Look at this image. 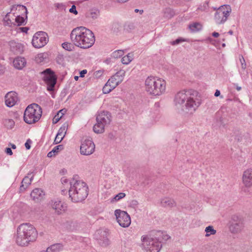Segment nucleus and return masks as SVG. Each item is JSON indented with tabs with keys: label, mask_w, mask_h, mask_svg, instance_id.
Here are the masks:
<instances>
[{
	"label": "nucleus",
	"mask_w": 252,
	"mask_h": 252,
	"mask_svg": "<svg viewBox=\"0 0 252 252\" xmlns=\"http://www.w3.org/2000/svg\"><path fill=\"white\" fill-rule=\"evenodd\" d=\"M70 36L73 44L68 42L62 44L63 48L67 51H72L74 48L73 45L83 49L89 48L95 42L94 33L84 27L74 28L71 31Z\"/></svg>",
	"instance_id": "obj_1"
},
{
	"label": "nucleus",
	"mask_w": 252,
	"mask_h": 252,
	"mask_svg": "<svg viewBox=\"0 0 252 252\" xmlns=\"http://www.w3.org/2000/svg\"><path fill=\"white\" fill-rule=\"evenodd\" d=\"M197 94V92L193 90L179 92L174 98L175 106L186 113H192L200 104Z\"/></svg>",
	"instance_id": "obj_2"
},
{
	"label": "nucleus",
	"mask_w": 252,
	"mask_h": 252,
	"mask_svg": "<svg viewBox=\"0 0 252 252\" xmlns=\"http://www.w3.org/2000/svg\"><path fill=\"white\" fill-rule=\"evenodd\" d=\"M37 237L36 229L30 223L21 224L17 228L16 242L19 246H27L30 242L35 241Z\"/></svg>",
	"instance_id": "obj_3"
},
{
	"label": "nucleus",
	"mask_w": 252,
	"mask_h": 252,
	"mask_svg": "<svg viewBox=\"0 0 252 252\" xmlns=\"http://www.w3.org/2000/svg\"><path fill=\"white\" fill-rule=\"evenodd\" d=\"M70 189L68 190L69 198L73 202H81L87 197L88 195V187L87 184L80 180L74 179L69 182Z\"/></svg>",
	"instance_id": "obj_4"
},
{
	"label": "nucleus",
	"mask_w": 252,
	"mask_h": 252,
	"mask_svg": "<svg viewBox=\"0 0 252 252\" xmlns=\"http://www.w3.org/2000/svg\"><path fill=\"white\" fill-rule=\"evenodd\" d=\"M146 90L150 94L159 95L165 92V81L160 78L148 77L145 81Z\"/></svg>",
	"instance_id": "obj_5"
},
{
	"label": "nucleus",
	"mask_w": 252,
	"mask_h": 252,
	"mask_svg": "<svg viewBox=\"0 0 252 252\" xmlns=\"http://www.w3.org/2000/svg\"><path fill=\"white\" fill-rule=\"evenodd\" d=\"M42 110L38 104L32 103L29 105L26 109L24 120L28 124H34L38 122L41 117Z\"/></svg>",
	"instance_id": "obj_6"
},
{
	"label": "nucleus",
	"mask_w": 252,
	"mask_h": 252,
	"mask_svg": "<svg viewBox=\"0 0 252 252\" xmlns=\"http://www.w3.org/2000/svg\"><path fill=\"white\" fill-rule=\"evenodd\" d=\"M160 240L159 237L157 239L155 236L154 238L148 235L143 236L141 238L142 247L146 252H159L161 248Z\"/></svg>",
	"instance_id": "obj_7"
},
{
	"label": "nucleus",
	"mask_w": 252,
	"mask_h": 252,
	"mask_svg": "<svg viewBox=\"0 0 252 252\" xmlns=\"http://www.w3.org/2000/svg\"><path fill=\"white\" fill-rule=\"evenodd\" d=\"M231 12V8L229 5L220 6L215 13L214 19L217 24H223L227 19Z\"/></svg>",
	"instance_id": "obj_8"
},
{
	"label": "nucleus",
	"mask_w": 252,
	"mask_h": 252,
	"mask_svg": "<svg viewBox=\"0 0 252 252\" xmlns=\"http://www.w3.org/2000/svg\"><path fill=\"white\" fill-rule=\"evenodd\" d=\"M48 41L47 34L43 32H38L34 34L32 44L36 48H40L45 45Z\"/></svg>",
	"instance_id": "obj_9"
},
{
	"label": "nucleus",
	"mask_w": 252,
	"mask_h": 252,
	"mask_svg": "<svg viewBox=\"0 0 252 252\" xmlns=\"http://www.w3.org/2000/svg\"><path fill=\"white\" fill-rule=\"evenodd\" d=\"M43 80L48 85L47 90L53 91L57 82V77L50 68H47L43 71Z\"/></svg>",
	"instance_id": "obj_10"
},
{
	"label": "nucleus",
	"mask_w": 252,
	"mask_h": 252,
	"mask_svg": "<svg viewBox=\"0 0 252 252\" xmlns=\"http://www.w3.org/2000/svg\"><path fill=\"white\" fill-rule=\"evenodd\" d=\"M115 215L117 221L119 225L123 227H127L131 223V219L129 215L125 211L116 210Z\"/></svg>",
	"instance_id": "obj_11"
},
{
	"label": "nucleus",
	"mask_w": 252,
	"mask_h": 252,
	"mask_svg": "<svg viewBox=\"0 0 252 252\" xmlns=\"http://www.w3.org/2000/svg\"><path fill=\"white\" fill-rule=\"evenodd\" d=\"M95 149V145L90 138L84 139L80 146V153L82 155L88 156L92 154Z\"/></svg>",
	"instance_id": "obj_12"
},
{
	"label": "nucleus",
	"mask_w": 252,
	"mask_h": 252,
	"mask_svg": "<svg viewBox=\"0 0 252 252\" xmlns=\"http://www.w3.org/2000/svg\"><path fill=\"white\" fill-rule=\"evenodd\" d=\"M244 227L243 220L237 216L234 217L232 219V222L229 226L231 232L233 233H238L240 232Z\"/></svg>",
	"instance_id": "obj_13"
},
{
	"label": "nucleus",
	"mask_w": 252,
	"mask_h": 252,
	"mask_svg": "<svg viewBox=\"0 0 252 252\" xmlns=\"http://www.w3.org/2000/svg\"><path fill=\"white\" fill-rule=\"evenodd\" d=\"M5 104L9 107H12L18 101L17 94L15 92H8L5 96Z\"/></svg>",
	"instance_id": "obj_14"
},
{
	"label": "nucleus",
	"mask_w": 252,
	"mask_h": 252,
	"mask_svg": "<svg viewBox=\"0 0 252 252\" xmlns=\"http://www.w3.org/2000/svg\"><path fill=\"white\" fill-rule=\"evenodd\" d=\"M111 116L109 112L103 111L96 117V121L99 122L105 126L110 124L111 121Z\"/></svg>",
	"instance_id": "obj_15"
},
{
	"label": "nucleus",
	"mask_w": 252,
	"mask_h": 252,
	"mask_svg": "<svg viewBox=\"0 0 252 252\" xmlns=\"http://www.w3.org/2000/svg\"><path fill=\"white\" fill-rule=\"evenodd\" d=\"M10 51L15 54H21L24 51V46L20 43L14 41H11L9 42Z\"/></svg>",
	"instance_id": "obj_16"
},
{
	"label": "nucleus",
	"mask_w": 252,
	"mask_h": 252,
	"mask_svg": "<svg viewBox=\"0 0 252 252\" xmlns=\"http://www.w3.org/2000/svg\"><path fill=\"white\" fill-rule=\"evenodd\" d=\"M243 181L247 187L252 186V169H248L244 171L243 175Z\"/></svg>",
	"instance_id": "obj_17"
},
{
	"label": "nucleus",
	"mask_w": 252,
	"mask_h": 252,
	"mask_svg": "<svg viewBox=\"0 0 252 252\" xmlns=\"http://www.w3.org/2000/svg\"><path fill=\"white\" fill-rule=\"evenodd\" d=\"M52 207L58 214H61L64 212L66 208V205L60 200L55 201L52 204Z\"/></svg>",
	"instance_id": "obj_18"
},
{
	"label": "nucleus",
	"mask_w": 252,
	"mask_h": 252,
	"mask_svg": "<svg viewBox=\"0 0 252 252\" xmlns=\"http://www.w3.org/2000/svg\"><path fill=\"white\" fill-rule=\"evenodd\" d=\"M45 193L40 189H34L31 193V196L35 202H38L43 198Z\"/></svg>",
	"instance_id": "obj_19"
},
{
	"label": "nucleus",
	"mask_w": 252,
	"mask_h": 252,
	"mask_svg": "<svg viewBox=\"0 0 252 252\" xmlns=\"http://www.w3.org/2000/svg\"><path fill=\"white\" fill-rule=\"evenodd\" d=\"M14 66L18 69H22L26 65V62L24 58L17 57L13 61Z\"/></svg>",
	"instance_id": "obj_20"
},
{
	"label": "nucleus",
	"mask_w": 252,
	"mask_h": 252,
	"mask_svg": "<svg viewBox=\"0 0 252 252\" xmlns=\"http://www.w3.org/2000/svg\"><path fill=\"white\" fill-rule=\"evenodd\" d=\"M161 206L164 207H173L176 206V202L172 198L165 197L161 199Z\"/></svg>",
	"instance_id": "obj_21"
},
{
	"label": "nucleus",
	"mask_w": 252,
	"mask_h": 252,
	"mask_svg": "<svg viewBox=\"0 0 252 252\" xmlns=\"http://www.w3.org/2000/svg\"><path fill=\"white\" fill-rule=\"evenodd\" d=\"M63 225L64 227L71 231L76 230L78 227V223L72 220H65Z\"/></svg>",
	"instance_id": "obj_22"
},
{
	"label": "nucleus",
	"mask_w": 252,
	"mask_h": 252,
	"mask_svg": "<svg viewBox=\"0 0 252 252\" xmlns=\"http://www.w3.org/2000/svg\"><path fill=\"white\" fill-rule=\"evenodd\" d=\"M33 178V176H32L30 178L28 176H25L22 181L21 185L20 187V191H22L25 190V189L31 185Z\"/></svg>",
	"instance_id": "obj_23"
},
{
	"label": "nucleus",
	"mask_w": 252,
	"mask_h": 252,
	"mask_svg": "<svg viewBox=\"0 0 252 252\" xmlns=\"http://www.w3.org/2000/svg\"><path fill=\"white\" fill-rule=\"evenodd\" d=\"M48 252H60L63 250V246L61 243H56L48 248Z\"/></svg>",
	"instance_id": "obj_24"
},
{
	"label": "nucleus",
	"mask_w": 252,
	"mask_h": 252,
	"mask_svg": "<svg viewBox=\"0 0 252 252\" xmlns=\"http://www.w3.org/2000/svg\"><path fill=\"white\" fill-rule=\"evenodd\" d=\"M2 123L4 127L8 129H12L15 126V122L11 119H3Z\"/></svg>",
	"instance_id": "obj_25"
},
{
	"label": "nucleus",
	"mask_w": 252,
	"mask_h": 252,
	"mask_svg": "<svg viewBox=\"0 0 252 252\" xmlns=\"http://www.w3.org/2000/svg\"><path fill=\"white\" fill-rule=\"evenodd\" d=\"M104 125L99 122H97V123L93 127V130L95 133H102L104 131Z\"/></svg>",
	"instance_id": "obj_26"
},
{
	"label": "nucleus",
	"mask_w": 252,
	"mask_h": 252,
	"mask_svg": "<svg viewBox=\"0 0 252 252\" xmlns=\"http://www.w3.org/2000/svg\"><path fill=\"white\" fill-rule=\"evenodd\" d=\"M99 15V11L98 9H92L86 14L87 17L92 20H95L97 18Z\"/></svg>",
	"instance_id": "obj_27"
},
{
	"label": "nucleus",
	"mask_w": 252,
	"mask_h": 252,
	"mask_svg": "<svg viewBox=\"0 0 252 252\" xmlns=\"http://www.w3.org/2000/svg\"><path fill=\"white\" fill-rule=\"evenodd\" d=\"M63 149V145H59L56 146L51 151L48 153L47 157L49 158H51L53 156H55L56 154L58 153L59 151H62Z\"/></svg>",
	"instance_id": "obj_28"
},
{
	"label": "nucleus",
	"mask_w": 252,
	"mask_h": 252,
	"mask_svg": "<svg viewBox=\"0 0 252 252\" xmlns=\"http://www.w3.org/2000/svg\"><path fill=\"white\" fill-rule=\"evenodd\" d=\"M155 235V237H157V239H158V237L160 238L159 240L160 244L161 241L163 240L165 241L170 238V237L168 235L160 231L157 232Z\"/></svg>",
	"instance_id": "obj_29"
},
{
	"label": "nucleus",
	"mask_w": 252,
	"mask_h": 252,
	"mask_svg": "<svg viewBox=\"0 0 252 252\" xmlns=\"http://www.w3.org/2000/svg\"><path fill=\"white\" fill-rule=\"evenodd\" d=\"M66 112V110L64 109H62L60 110L57 115H56L53 119V123L54 124H55L57 123L62 118L64 114V113Z\"/></svg>",
	"instance_id": "obj_30"
},
{
	"label": "nucleus",
	"mask_w": 252,
	"mask_h": 252,
	"mask_svg": "<svg viewBox=\"0 0 252 252\" xmlns=\"http://www.w3.org/2000/svg\"><path fill=\"white\" fill-rule=\"evenodd\" d=\"M189 27L191 32H196L201 30L202 25L199 23L196 22L190 24Z\"/></svg>",
	"instance_id": "obj_31"
},
{
	"label": "nucleus",
	"mask_w": 252,
	"mask_h": 252,
	"mask_svg": "<svg viewBox=\"0 0 252 252\" xmlns=\"http://www.w3.org/2000/svg\"><path fill=\"white\" fill-rule=\"evenodd\" d=\"M125 75V71L124 70H120L115 73L113 76L118 80V82L121 83L123 80L124 76Z\"/></svg>",
	"instance_id": "obj_32"
},
{
	"label": "nucleus",
	"mask_w": 252,
	"mask_h": 252,
	"mask_svg": "<svg viewBox=\"0 0 252 252\" xmlns=\"http://www.w3.org/2000/svg\"><path fill=\"white\" fill-rule=\"evenodd\" d=\"M163 13L164 17L168 19L171 18L175 14L174 11L170 8H166Z\"/></svg>",
	"instance_id": "obj_33"
},
{
	"label": "nucleus",
	"mask_w": 252,
	"mask_h": 252,
	"mask_svg": "<svg viewBox=\"0 0 252 252\" xmlns=\"http://www.w3.org/2000/svg\"><path fill=\"white\" fill-rule=\"evenodd\" d=\"M107 83L109 85H111L112 89H114L120 83V82H118V80L115 79L113 76H112L111 78H110Z\"/></svg>",
	"instance_id": "obj_34"
},
{
	"label": "nucleus",
	"mask_w": 252,
	"mask_h": 252,
	"mask_svg": "<svg viewBox=\"0 0 252 252\" xmlns=\"http://www.w3.org/2000/svg\"><path fill=\"white\" fill-rule=\"evenodd\" d=\"M67 127L68 124L67 123H64L58 130L57 134L62 136L64 135V136L67 129Z\"/></svg>",
	"instance_id": "obj_35"
},
{
	"label": "nucleus",
	"mask_w": 252,
	"mask_h": 252,
	"mask_svg": "<svg viewBox=\"0 0 252 252\" xmlns=\"http://www.w3.org/2000/svg\"><path fill=\"white\" fill-rule=\"evenodd\" d=\"M122 26L119 22H114L112 25V31L115 33H118L121 31Z\"/></svg>",
	"instance_id": "obj_36"
},
{
	"label": "nucleus",
	"mask_w": 252,
	"mask_h": 252,
	"mask_svg": "<svg viewBox=\"0 0 252 252\" xmlns=\"http://www.w3.org/2000/svg\"><path fill=\"white\" fill-rule=\"evenodd\" d=\"M132 60V55L128 53L122 59V63L125 64H128Z\"/></svg>",
	"instance_id": "obj_37"
},
{
	"label": "nucleus",
	"mask_w": 252,
	"mask_h": 252,
	"mask_svg": "<svg viewBox=\"0 0 252 252\" xmlns=\"http://www.w3.org/2000/svg\"><path fill=\"white\" fill-rule=\"evenodd\" d=\"M205 231L206 232V237H209L211 235H214L216 233V230L214 229L212 226L206 227Z\"/></svg>",
	"instance_id": "obj_38"
},
{
	"label": "nucleus",
	"mask_w": 252,
	"mask_h": 252,
	"mask_svg": "<svg viewBox=\"0 0 252 252\" xmlns=\"http://www.w3.org/2000/svg\"><path fill=\"white\" fill-rule=\"evenodd\" d=\"M15 20L18 26L25 25V19L23 17L17 16L15 18Z\"/></svg>",
	"instance_id": "obj_39"
},
{
	"label": "nucleus",
	"mask_w": 252,
	"mask_h": 252,
	"mask_svg": "<svg viewBox=\"0 0 252 252\" xmlns=\"http://www.w3.org/2000/svg\"><path fill=\"white\" fill-rule=\"evenodd\" d=\"M126 194L124 192H120L116 195L111 200V202L119 201L121 199L124 198Z\"/></svg>",
	"instance_id": "obj_40"
},
{
	"label": "nucleus",
	"mask_w": 252,
	"mask_h": 252,
	"mask_svg": "<svg viewBox=\"0 0 252 252\" xmlns=\"http://www.w3.org/2000/svg\"><path fill=\"white\" fill-rule=\"evenodd\" d=\"M113 90V89H112L111 85L106 83L102 89V91L104 94H108Z\"/></svg>",
	"instance_id": "obj_41"
},
{
	"label": "nucleus",
	"mask_w": 252,
	"mask_h": 252,
	"mask_svg": "<svg viewBox=\"0 0 252 252\" xmlns=\"http://www.w3.org/2000/svg\"><path fill=\"white\" fill-rule=\"evenodd\" d=\"M124 51L121 50L115 51L113 53V57L115 58H118L122 57L124 55Z\"/></svg>",
	"instance_id": "obj_42"
},
{
	"label": "nucleus",
	"mask_w": 252,
	"mask_h": 252,
	"mask_svg": "<svg viewBox=\"0 0 252 252\" xmlns=\"http://www.w3.org/2000/svg\"><path fill=\"white\" fill-rule=\"evenodd\" d=\"M135 27L133 23H128L126 24L124 27V29L128 32H130L134 29Z\"/></svg>",
	"instance_id": "obj_43"
},
{
	"label": "nucleus",
	"mask_w": 252,
	"mask_h": 252,
	"mask_svg": "<svg viewBox=\"0 0 252 252\" xmlns=\"http://www.w3.org/2000/svg\"><path fill=\"white\" fill-rule=\"evenodd\" d=\"M209 8V1H206L205 2L203 3L202 5H200L199 7L198 8V9L200 10L201 11H205Z\"/></svg>",
	"instance_id": "obj_44"
},
{
	"label": "nucleus",
	"mask_w": 252,
	"mask_h": 252,
	"mask_svg": "<svg viewBox=\"0 0 252 252\" xmlns=\"http://www.w3.org/2000/svg\"><path fill=\"white\" fill-rule=\"evenodd\" d=\"M17 7H21L22 8V10H24L25 11V14L26 15V18H27V14L28 13V11H27L26 7L24 6V5H13L12 6L11 10H13L15 8L16 9Z\"/></svg>",
	"instance_id": "obj_45"
},
{
	"label": "nucleus",
	"mask_w": 252,
	"mask_h": 252,
	"mask_svg": "<svg viewBox=\"0 0 252 252\" xmlns=\"http://www.w3.org/2000/svg\"><path fill=\"white\" fill-rule=\"evenodd\" d=\"M240 61L241 62L242 69L245 70L246 68L247 65L245 60L242 56H241V57H240Z\"/></svg>",
	"instance_id": "obj_46"
},
{
	"label": "nucleus",
	"mask_w": 252,
	"mask_h": 252,
	"mask_svg": "<svg viewBox=\"0 0 252 252\" xmlns=\"http://www.w3.org/2000/svg\"><path fill=\"white\" fill-rule=\"evenodd\" d=\"M63 138H64V135L62 136L58 135V134H57V135L55 137V139L54 140L55 144H57L60 143L63 140Z\"/></svg>",
	"instance_id": "obj_47"
},
{
	"label": "nucleus",
	"mask_w": 252,
	"mask_h": 252,
	"mask_svg": "<svg viewBox=\"0 0 252 252\" xmlns=\"http://www.w3.org/2000/svg\"><path fill=\"white\" fill-rule=\"evenodd\" d=\"M9 13H8L6 15L5 18H4V20L5 21V22L6 23V25H10V24L12 23V20L9 19Z\"/></svg>",
	"instance_id": "obj_48"
},
{
	"label": "nucleus",
	"mask_w": 252,
	"mask_h": 252,
	"mask_svg": "<svg viewBox=\"0 0 252 252\" xmlns=\"http://www.w3.org/2000/svg\"><path fill=\"white\" fill-rule=\"evenodd\" d=\"M138 205V202L136 200H132L130 201L129 205L131 207L133 208H135L137 207Z\"/></svg>",
	"instance_id": "obj_49"
},
{
	"label": "nucleus",
	"mask_w": 252,
	"mask_h": 252,
	"mask_svg": "<svg viewBox=\"0 0 252 252\" xmlns=\"http://www.w3.org/2000/svg\"><path fill=\"white\" fill-rule=\"evenodd\" d=\"M108 239L106 236L104 237V239L99 242V244L102 246H106L108 245Z\"/></svg>",
	"instance_id": "obj_50"
},
{
	"label": "nucleus",
	"mask_w": 252,
	"mask_h": 252,
	"mask_svg": "<svg viewBox=\"0 0 252 252\" xmlns=\"http://www.w3.org/2000/svg\"><path fill=\"white\" fill-rule=\"evenodd\" d=\"M183 41H184V40L183 39L179 38L176 39L174 41L171 42V44L172 45H175L179 44L180 43H181V42H182Z\"/></svg>",
	"instance_id": "obj_51"
},
{
	"label": "nucleus",
	"mask_w": 252,
	"mask_h": 252,
	"mask_svg": "<svg viewBox=\"0 0 252 252\" xmlns=\"http://www.w3.org/2000/svg\"><path fill=\"white\" fill-rule=\"evenodd\" d=\"M69 11L70 13H73L75 15H76L78 13V12L76 9V6L74 5H73L71 6V7L69 9Z\"/></svg>",
	"instance_id": "obj_52"
},
{
	"label": "nucleus",
	"mask_w": 252,
	"mask_h": 252,
	"mask_svg": "<svg viewBox=\"0 0 252 252\" xmlns=\"http://www.w3.org/2000/svg\"><path fill=\"white\" fill-rule=\"evenodd\" d=\"M32 141L30 139H28L25 144V147L27 149L29 150L31 148V143Z\"/></svg>",
	"instance_id": "obj_53"
},
{
	"label": "nucleus",
	"mask_w": 252,
	"mask_h": 252,
	"mask_svg": "<svg viewBox=\"0 0 252 252\" xmlns=\"http://www.w3.org/2000/svg\"><path fill=\"white\" fill-rule=\"evenodd\" d=\"M5 152L8 155H12L13 154L12 151L10 148H6L5 149Z\"/></svg>",
	"instance_id": "obj_54"
},
{
	"label": "nucleus",
	"mask_w": 252,
	"mask_h": 252,
	"mask_svg": "<svg viewBox=\"0 0 252 252\" xmlns=\"http://www.w3.org/2000/svg\"><path fill=\"white\" fill-rule=\"evenodd\" d=\"M220 95V91L218 90H217L215 93V94H214V95L216 96V97H218L219 96H220V97L222 98H223V96L222 95Z\"/></svg>",
	"instance_id": "obj_55"
},
{
	"label": "nucleus",
	"mask_w": 252,
	"mask_h": 252,
	"mask_svg": "<svg viewBox=\"0 0 252 252\" xmlns=\"http://www.w3.org/2000/svg\"><path fill=\"white\" fill-rule=\"evenodd\" d=\"M87 72V71L86 69L82 70L80 72V77H83L84 76L85 74H86Z\"/></svg>",
	"instance_id": "obj_56"
},
{
	"label": "nucleus",
	"mask_w": 252,
	"mask_h": 252,
	"mask_svg": "<svg viewBox=\"0 0 252 252\" xmlns=\"http://www.w3.org/2000/svg\"><path fill=\"white\" fill-rule=\"evenodd\" d=\"M61 182L63 184H67L68 182V180L65 177H63L61 179Z\"/></svg>",
	"instance_id": "obj_57"
},
{
	"label": "nucleus",
	"mask_w": 252,
	"mask_h": 252,
	"mask_svg": "<svg viewBox=\"0 0 252 252\" xmlns=\"http://www.w3.org/2000/svg\"><path fill=\"white\" fill-rule=\"evenodd\" d=\"M4 72V68L3 66L0 65V75L3 73Z\"/></svg>",
	"instance_id": "obj_58"
},
{
	"label": "nucleus",
	"mask_w": 252,
	"mask_h": 252,
	"mask_svg": "<svg viewBox=\"0 0 252 252\" xmlns=\"http://www.w3.org/2000/svg\"><path fill=\"white\" fill-rule=\"evenodd\" d=\"M22 31L23 32H27V31H28L29 30V28H27V27H23V28H21Z\"/></svg>",
	"instance_id": "obj_59"
},
{
	"label": "nucleus",
	"mask_w": 252,
	"mask_h": 252,
	"mask_svg": "<svg viewBox=\"0 0 252 252\" xmlns=\"http://www.w3.org/2000/svg\"><path fill=\"white\" fill-rule=\"evenodd\" d=\"M219 33L217 32H214L212 33V36L215 37H218L219 36Z\"/></svg>",
	"instance_id": "obj_60"
},
{
	"label": "nucleus",
	"mask_w": 252,
	"mask_h": 252,
	"mask_svg": "<svg viewBox=\"0 0 252 252\" xmlns=\"http://www.w3.org/2000/svg\"><path fill=\"white\" fill-rule=\"evenodd\" d=\"M235 86H236V89L238 91H239L241 90V87H240V86H238L236 84H234Z\"/></svg>",
	"instance_id": "obj_61"
},
{
	"label": "nucleus",
	"mask_w": 252,
	"mask_h": 252,
	"mask_svg": "<svg viewBox=\"0 0 252 252\" xmlns=\"http://www.w3.org/2000/svg\"><path fill=\"white\" fill-rule=\"evenodd\" d=\"M56 6L58 8H60L61 7H63V5L62 4H59V3H57L56 4Z\"/></svg>",
	"instance_id": "obj_62"
},
{
	"label": "nucleus",
	"mask_w": 252,
	"mask_h": 252,
	"mask_svg": "<svg viewBox=\"0 0 252 252\" xmlns=\"http://www.w3.org/2000/svg\"><path fill=\"white\" fill-rule=\"evenodd\" d=\"M116 0L119 2H126L128 0Z\"/></svg>",
	"instance_id": "obj_63"
},
{
	"label": "nucleus",
	"mask_w": 252,
	"mask_h": 252,
	"mask_svg": "<svg viewBox=\"0 0 252 252\" xmlns=\"http://www.w3.org/2000/svg\"><path fill=\"white\" fill-rule=\"evenodd\" d=\"M134 11H135V12H136V13H137V12H138V11H140L141 13H143V10H139V9H135L134 10Z\"/></svg>",
	"instance_id": "obj_64"
}]
</instances>
